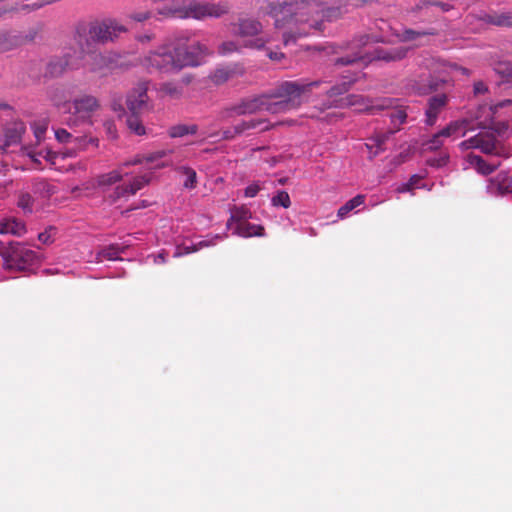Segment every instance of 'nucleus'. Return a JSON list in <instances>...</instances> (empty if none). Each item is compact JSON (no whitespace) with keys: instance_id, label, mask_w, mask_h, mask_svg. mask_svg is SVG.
Returning a JSON list of instances; mask_svg holds the SVG:
<instances>
[{"instance_id":"44","label":"nucleus","mask_w":512,"mask_h":512,"mask_svg":"<svg viewBox=\"0 0 512 512\" xmlns=\"http://www.w3.org/2000/svg\"><path fill=\"white\" fill-rule=\"evenodd\" d=\"M233 73H234V70L231 68H220L214 72V74L212 76V80L216 84H221V83H224L227 80H229L231 78V76L233 75Z\"/></svg>"},{"instance_id":"39","label":"nucleus","mask_w":512,"mask_h":512,"mask_svg":"<svg viewBox=\"0 0 512 512\" xmlns=\"http://www.w3.org/2000/svg\"><path fill=\"white\" fill-rule=\"evenodd\" d=\"M179 171L186 176V179L183 183L185 188H195L197 184V175L194 169L190 167H180Z\"/></svg>"},{"instance_id":"43","label":"nucleus","mask_w":512,"mask_h":512,"mask_svg":"<svg viewBox=\"0 0 512 512\" xmlns=\"http://www.w3.org/2000/svg\"><path fill=\"white\" fill-rule=\"evenodd\" d=\"M430 6H436L439 7L443 12L450 11L453 6L449 3L442 2V1H432V0H420V2L417 4V9H426Z\"/></svg>"},{"instance_id":"33","label":"nucleus","mask_w":512,"mask_h":512,"mask_svg":"<svg viewBox=\"0 0 512 512\" xmlns=\"http://www.w3.org/2000/svg\"><path fill=\"white\" fill-rule=\"evenodd\" d=\"M123 175L120 170H113L105 174H101L97 177V185L100 187L110 186L117 182H120Z\"/></svg>"},{"instance_id":"4","label":"nucleus","mask_w":512,"mask_h":512,"mask_svg":"<svg viewBox=\"0 0 512 512\" xmlns=\"http://www.w3.org/2000/svg\"><path fill=\"white\" fill-rule=\"evenodd\" d=\"M395 101L393 98H378L372 100L363 95L350 94L341 98L335 104L339 108L354 107L358 112H366L369 114H377L380 111L388 110L394 107Z\"/></svg>"},{"instance_id":"20","label":"nucleus","mask_w":512,"mask_h":512,"mask_svg":"<svg viewBox=\"0 0 512 512\" xmlns=\"http://www.w3.org/2000/svg\"><path fill=\"white\" fill-rule=\"evenodd\" d=\"M26 232L25 224L16 218H8L0 221V234H12L20 237Z\"/></svg>"},{"instance_id":"1","label":"nucleus","mask_w":512,"mask_h":512,"mask_svg":"<svg viewBox=\"0 0 512 512\" xmlns=\"http://www.w3.org/2000/svg\"><path fill=\"white\" fill-rule=\"evenodd\" d=\"M205 50L206 47L200 43L188 47L180 40L169 41L149 51L141 63L150 73L176 74L185 67L198 66L199 54L204 53Z\"/></svg>"},{"instance_id":"64","label":"nucleus","mask_w":512,"mask_h":512,"mask_svg":"<svg viewBox=\"0 0 512 512\" xmlns=\"http://www.w3.org/2000/svg\"><path fill=\"white\" fill-rule=\"evenodd\" d=\"M197 251H198V249L196 248L195 244H193L191 246H186L184 248V253L185 254H190V253H194V252H197Z\"/></svg>"},{"instance_id":"27","label":"nucleus","mask_w":512,"mask_h":512,"mask_svg":"<svg viewBox=\"0 0 512 512\" xmlns=\"http://www.w3.org/2000/svg\"><path fill=\"white\" fill-rule=\"evenodd\" d=\"M395 102L396 100L393 99ZM396 108L391 114V124L393 125V128L389 130V134H394L397 131L400 130V126L406 122L407 119V113L406 110L402 107H397L396 103L394 104V107Z\"/></svg>"},{"instance_id":"62","label":"nucleus","mask_w":512,"mask_h":512,"mask_svg":"<svg viewBox=\"0 0 512 512\" xmlns=\"http://www.w3.org/2000/svg\"><path fill=\"white\" fill-rule=\"evenodd\" d=\"M51 98H52V101L54 102V104L58 107L65 106L67 104L66 102H62V100L60 98H58L56 94L53 95Z\"/></svg>"},{"instance_id":"40","label":"nucleus","mask_w":512,"mask_h":512,"mask_svg":"<svg viewBox=\"0 0 512 512\" xmlns=\"http://www.w3.org/2000/svg\"><path fill=\"white\" fill-rule=\"evenodd\" d=\"M449 158V153L445 150H441L437 157L428 158L426 163L431 167L441 168L447 165Z\"/></svg>"},{"instance_id":"7","label":"nucleus","mask_w":512,"mask_h":512,"mask_svg":"<svg viewBox=\"0 0 512 512\" xmlns=\"http://www.w3.org/2000/svg\"><path fill=\"white\" fill-rule=\"evenodd\" d=\"M148 83L140 82L129 91L126 105L129 113L144 114L153 108L148 96Z\"/></svg>"},{"instance_id":"59","label":"nucleus","mask_w":512,"mask_h":512,"mask_svg":"<svg viewBox=\"0 0 512 512\" xmlns=\"http://www.w3.org/2000/svg\"><path fill=\"white\" fill-rule=\"evenodd\" d=\"M215 242L214 241H207V240H202L198 243H196V248L198 250L202 249V248H205V247H208V246H211V245H214Z\"/></svg>"},{"instance_id":"63","label":"nucleus","mask_w":512,"mask_h":512,"mask_svg":"<svg viewBox=\"0 0 512 512\" xmlns=\"http://www.w3.org/2000/svg\"><path fill=\"white\" fill-rule=\"evenodd\" d=\"M180 82H181L182 84H184V85H189V84L192 82V76H191V75H189V74L184 75V76L181 78Z\"/></svg>"},{"instance_id":"26","label":"nucleus","mask_w":512,"mask_h":512,"mask_svg":"<svg viewBox=\"0 0 512 512\" xmlns=\"http://www.w3.org/2000/svg\"><path fill=\"white\" fill-rule=\"evenodd\" d=\"M235 234L245 238L252 236H264L265 229L262 225L251 224L246 221L236 225Z\"/></svg>"},{"instance_id":"3","label":"nucleus","mask_w":512,"mask_h":512,"mask_svg":"<svg viewBox=\"0 0 512 512\" xmlns=\"http://www.w3.org/2000/svg\"><path fill=\"white\" fill-rule=\"evenodd\" d=\"M235 35L242 39L246 49L263 50L272 41V37L263 33V25L252 18H241L235 24Z\"/></svg>"},{"instance_id":"58","label":"nucleus","mask_w":512,"mask_h":512,"mask_svg":"<svg viewBox=\"0 0 512 512\" xmlns=\"http://www.w3.org/2000/svg\"><path fill=\"white\" fill-rule=\"evenodd\" d=\"M487 91V87L483 82H477L474 84V92L475 94H482Z\"/></svg>"},{"instance_id":"56","label":"nucleus","mask_w":512,"mask_h":512,"mask_svg":"<svg viewBox=\"0 0 512 512\" xmlns=\"http://www.w3.org/2000/svg\"><path fill=\"white\" fill-rule=\"evenodd\" d=\"M264 50H267V56L273 61H280L284 58V54L280 51H272L265 47Z\"/></svg>"},{"instance_id":"51","label":"nucleus","mask_w":512,"mask_h":512,"mask_svg":"<svg viewBox=\"0 0 512 512\" xmlns=\"http://www.w3.org/2000/svg\"><path fill=\"white\" fill-rule=\"evenodd\" d=\"M18 207L24 212H31V197L29 193L21 194L18 200Z\"/></svg>"},{"instance_id":"23","label":"nucleus","mask_w":512,"mask_h":512,"mask_svg":"<svg viewBox=\"0 0 512 512\" xmlns=\"http://www.w3.org/2000/svg\"><path fill=\"white\" fill-rule=\"evenodd\" d=\"M469 163L482 175H489L494 172L499 163H488L481 156L469 154L467 156Z\"/></svg>"},{"instance_id":"50","label":"nucleus","mask_w":512,"mask_h":512,"mask_svg":"<svg viewBox=\"0 0 512 512\" xmlns=\"http://www.w3.org/2000/svg\"><path fill=\"white\" fill-rule=\"evenodd\" d=\"M13 42L10 36L6 33L0 32V52L11 50Z\"/></svg>"},{"instance_id":"35","label":"nucleus","mask_w":512,"mask_h":512,"mask_svg":"<svg viewBox=\"0 0 512 512\" xmlns=\"http://www.w3.org/2000/svg\"><path fill=\"white\" fill-rule=\"evenodd\" d=\"M159 91L164 95L174 99L180 98L183 94L182 86L173 81H168L161 84Z\"/></svg>"},{"instance_id":"53","label":"nucleus","mask_w":512,"mask_h":512,"mask_svg":"<svg viewBox=\"0 0 512 512\" xmlns=\"http://www.w3.org/2000/svg\"><path fill=\"white\" fill-rule=\"evenodd\" d=\"M260 190H261L260 185L257 182H254L245 188L244 195H245V197L252 198V197H255Z\"/></svg>"},{"instance_id":"61","label":"nucleus","mask_w":512,"mask_h":512,"mask_svg":"<svg viewBox=\"0 0 512 512\" xmlns=\"http://www.w3.org/2000/svg\"><path fill=\"white\" fill-rule=\"evenodd\" d=\"M413 189V183H405L403 184L398 191L399 192H407Z\"/></svg>"},{"instance_id":"47","label":"nucleus","mask_w":512,"mask_h":512,"mask_svg":"<svg viewBox=\"0 0 512 512\" xmlns=\"http://www.w3.org/2000/svg\"><path fill=\"white\" fill-rule=\"evenodd\" d=\"M56 235V228L55 227H48L45 229L44 232H41L38 234V240L44 245H48L53 243Z\"/></svg>"},{"instance_id":"12","label":"nucleus","mask_w":512,"mask_h":512,"mask_svg":"<svg viewBox=\"0 0 512 512\" xmlns=\"http://www.w3.org/2000/svg\"><path fill=\"white\" fill-rule=\"evenodd\" d=\"M487 192L492 196H504L512 193V175L502 171L490 178Z\"/></svg>"},{"instance_id":"54","label":"nucleus","mask_w":512,"mask_h":512,"mask_svg":"<svg viewBox=\"0 0 512 512\" xmlns=\"http://www.w3.org/2000/svg\"><path fill=\"white\" fill-rule=\"evenodd\" d=\"M496 71L507 78H512V66L509 63H500Z\"/></svg>"},{"instance_id":"15","label":"nucleus","mask_w":512,"mask_h":512,"mask_svg":"<svg viewBox=\"0 0 512 512\" xmlns=\"http://www.w3.org/2000/svg\"><path fill=\"white\" fill-rule=\"evenodd\" d=\"M149 182L150 176H137L132 180L131 183L117 186L114 190L113 198L114 200H117L122 197L134 195L137 193V191L141 190Z\"/></svg>"},{"instance_id":"52","label":"nucleus","mask_w":512,"mask_h":512,"mask_svg":"<svg viewBox=\"0 0 512 512\" xmlns=\"http://www.w3.org/2000/svg\"><path fill=\"white\" fill-rule=\"evenodd\" d=\"M362 59V56L360 54H355L353 57L346 56V57H340L337 58L335 61L336 65H349L355 63L357 60Z\"/></svg>"},{"instance_id":"45","label":"nucleus","mask_w":512,"mask_h":512,"mask_svg":"<svg viewBox=\"0 0 512 512\" xmlns=\"http://www.w3.org/2000/svg\"><path fill=\"white\" fill-rule=\"evenodd\" d=\"M123 252L118 245H110L109 247L104 248L100 255L107 260H117L119 259V254Z\"/></svg>"},{"instance_id":"8","label":"nucleus","mask_w":512,"mask_h":512,"mask_svg":"<svg viewBox=\"0 0 512 512\" xmlns=\"http://www.w3.org/2000/svg\"><path fill=\"white\" fill-rule=\"evenodd\" d=\"M229 6L226 3L197 2L190 4L185 10V17L202 20L206 17L219 18L227 14Z\"/></svg>"},{"instance_id":"5","label":"nucleus","mask_w":512,"mask_h":512,"mask_svg":"<svg viewBox=\"0 0 512 512\" xmlns=\"http://www.w3.org/2000/svg\"><path fill=\"white\" fill-rule=\"evenodd\" d=\"M125 26L113 19L95 22L89 25V34L96 43H107L116 39L121 33L126 32Z\"/></svg>"},{"instance_id":"16","label":"nucleus","mask_w":512,"mask_h":512,"mask_svg":"<svg viewBox=\"0 0 512 512\" xmlns=\"http://www.w3.org/2000/svg\"><path fill=\"white\" fill-rule=\"evenodd\" d=\"M480 20L489 25L512 28V12L510 11L485 13L480 16Z\"/></svg>"},{"instance_id":"30","label":"nucleus","mask_w":512,"mask_h":512,"mask_svg":"<svg viewBox=\"0 0 512 512\" xmlns=\"http://www.w3.org/2000/svg\"><path fill=\"white\" fill-rule=\"evenodd\" d=\"M250 218H251V211L247 207H245V206L234 207L231 210V216H230L229 220L227 221V226H230L232 224V222H235L236 225L239 223H244V222L248 221V219H250Z\"/></svg>"},{"instance_id":"14","label":"nucleus","mask_w":512,"mask_h":512,"mask_svg":"<svg viewBox=\"0 0 512 512\" xmlns=\"http://www.w3.org/2000/svg\"><path fill=\"white\" fill-rule=\"evenodd\" d=\"M70 41L76 45L77 49H80L86 55L93 53V45L96 43L90 37L89 27L85 24H79L76 26L74 35Z\"/></svg>"},{"instance_id":"11","label":"nucleus","mask_w":512,"mask_h":512,"mask_svg":"<svg viewBox=\"0 0 512 512\" xmlns=\"http://www.w3.org/2000/svg\"><path fill=\"white\" fill-rule=\"evenodd\" d=\"M271 105L269 94H263L253 98L244 99L238 105H235L231 110L236 115L254 114L259 111H267L268 106Z\"/></svg>"},{"instance_id":"38","label":"nucleus","mask_w":512,"mask_h":512,"mask_svg":"<svg viewBox=\"0 0 512 512\" xmlns=\"http://www.w3.org/2000/svg\"><path fill=\"white\" fill-rule=\"evenodd\" d=\"M153 16H154V14L152 11L143 9V8L135 9V10L129 12L127 15V17L130 20H132L134 22H139V23L145 22V21L153 18Z\"/></svg>"},{"instance_id":"22","label":"nucleus","mask_w":512,"mask_h":512,"mask_svg":"<svg viewBox=\"0 0 512 512\" xmlns=\"http://www.w3.org/2000/svg\"><path fill=\"white\" fill-rule=\"evenodd\" d=\"M24 133V125L21 122H15L8 125L4 131V147H9L18 143Z\"/></svg>"},{"instance_id":"41","label":"nucleus","mask_w":512,"mask_h":512,"mask_svg":"<svg viewBox=\"0 0 512 512\" xmlns=\"http://www.w3.org/2000/svg\"><path fill=\"white\" fill-rule=\"evenodd\" d=\"M271 203L273 206H281L283 208H289L291 206V200L289 194L284 191H278L275 196L272 197Z\"/></svg>"},{"instance_id":"17","label":"nucleus","mask_w":512,"mask_h":512,"mask_svg":"<svg viewBox=\"0 0 512 512\" xmlns=\"http://www.w3.org/2000/svg\"><path fill=\"white\" fill-rule=\"evenodd\" d=\"M166 151H157L154 153L147 154L146 156L137 155L132 160L124 162L122 166H131L138 165L146 162L147 164H151L150 168L152 169H160L167 165L165 162H158V160L164 158L166 156Z\"/></svg>"},{"instance_id":"48","label":"nucleus","mask_w":512,"mask_h":512,"mask_svg":"<svg viewBox=\"0 0 512 512\" xmlns=\"http://www.w3.org/2000/svg\"><path fill=\"white\" fill-rule=\"evenodd\" d=\"M483 138L482 134L475 135L467 140H464L460 143V147L463 150H468L471 148H478L480 146L481 140Z\"/></svg>"},{"instance_id":"19","label":"nucleus","mask_w":512,"mask_h":512,"mask_svg":"<svg viewBox=\"0 0 512 512\" xmlns=\"http://www.w3.org/2000/svg\"><path fill=\"white\" fill-rule=\"evenodd\" d=\"M62 56L70 64V69L77 70L87 55L80 49H77L76 45L72 43V41H69L63 49Z\"/></svg>"},{"instance_id":"28","label":"nucleus","mask_w":512,"mask_h":512,"mask_svg":"<svg viewBox=\"0 0 512 512\" xmlns=\"http://www.w3.org/2000/svg\"><path fill=\"white\" fill-rule=\"evenodd\" d=\"M143 114L129 113L126 119L128 129L138 136L146 134V128L142 121Z\"/></svg>"},{"instance_id":"9","label":"nucleus","mask_w":512,"mask_h":512,"mask_svg":"<svg viewBox=\"0 0 512 512\" xmlns=\"http://www.w3.org/2000/svg\"><path fill=\"white\" fill-rule=\"evenodd\" d=\"M468 125L467 120H461V121H453L450 124H448L445 128L440 130L438 133L434 134L430 139L423 142L422 147L424 151H437L443 146V138H448L454 135H457V133L461 130L462 133L461 136L465 135V128Z\"/></svg>"},{"instance_id":"32","label":"nucleus","mask_w":512,"mask_h":512,"mask_svg":"<svg viewBox=\"0 0 512 512\" xmlns=\"http://www.w3.org/2000/svg\"><path fill=\"white\" fill-rule=\"evenodd\" d=\"M198 131V126L196 124H177L169 129V135L172 138L183 137L185 135H194Z\"/></svg>"},{"instance_id":"2","label":"nucleus","mask_w":512,"mask_h":512,"mask_svg":"<svg viewBox=\"0 0 512 512\" xmlns=\"http://www.w3.org/2000/svg\"><path fill=\"white\" fill-rule=\"evenodd\" d=\"M320 84V81L308 83L285 81L281 83L269 93L271 105L268 106V112L281 114L298 109L306 101L308 94Z\"/></svg>"},{"instance_id":"34","label":"nucleus","mask_w":512,"mask_h":512,"mask_svg":"<svg viewBox=\"0 0 512 512\" xmlns=\"http://www.w3.org/2000/svg\"><path fill=\"white\" fill-rule=\"evenodd\" d=\"M434 35H437V31L433 28H431L429 30H424V31L405 29V30H403L402 34L400 35V40L403 42H410V41L416 40L419 37L434 36Z\"/></svg>"},{"instance_id":"31","label":"nucleus","mask_w":512,"mask_h":512,"mask_svg":"<svg viewBox=\"0 0 512 512\" xmlns=\"http://www.w3.org/2000/svg\"><path fill=\"white\" fill-rule=\"evenodd\" d=\"M364 201H365L364 195H361V194L356 195L355 197H353L352 199L347 201L343 206H341L338 209L337 216L340 219L345 218L349 214V212H351L353 209L364 204Z\"/></svg>"},{"instance_id":"42","label":"nucleus","mask_w":512,"mask_h":512,"mask_svg":"<svg viewBox=\"0 0 512 512\" xmlns=\"http://www.w3.org/2000/svg\"><path fill=\"white\" fill-rule=\"evenodd\" d=\"M34 191L43 193L46 197L54 194L56 192V187L44 179H37L34 183Z\"/></svg>"},{"instance_id":"46","label":"nucleus","mask_w":512,"mask_h":512,"mask_svg":"<svg viewBox=\"0 0 512 512\" xmlns=\"http://www.w3.org/2000/svg\"><path fill=\"white\" fill-rule=\"evenodd\" d=\"M355 81V79H351L349 80L348 82H343L339 85H335L333 87H331L328 91H327V95L329 97H334V96H338V95H341V94H344L345 92H347L350 88V85Z\"/></svg>"},{"instance_id":"55","label":"nucleus","mask_w":512,"mask_h":512,"mask_svg":"<svg viewBox=\"0 0 512 512\" xmlns=\"http://www.w3.org/2000/svg\"><path fill=\"white\" fill-rule=\"evenodd\" d=\"M47 127H48V124L46 122H44L43 124H39L35 129H34V136L40 140L43 135L45 134L46 130H47Z\"/></svg>"},{"instance_id":"6","label":"nucleus","mask_w":512,"mask_h":512,"mask_svg":"<svg viewBox=\"0 0 512 512\" xmlns=\"http://www.w3.org/2000/svg\"><path fill=\"white\" fill-rule=\"evenodd\" d=\"M100 107L98 99L90 94H84L76 97L70 104L68 111L76 118L68 122L71 125H77L78 121H87L91 114Z\"/></svg>"},{"instance_id":"24","label":"nucleus","mask_w":512,"mask_h":512,"mask_svg":"<svg viewBox=\"0 0 512 512\" xmlns=\"http://www.w3.org/2000/svg\"><path fill=\"white\" fill-rule=\"evenodd\" d=\"M408 52V49L405 47H397L390 50L385 49H377L375 50V59L384 60L386 62L390 61H398L403 59Z\"/></svg>"},{"instance_id":"36","label":"nucleus","mask_w":512,"mask_h":512,"mask_svg":"<svg viewBox=\"0 0 512 512\" xmlns=\"http://www.w3.org/2000/svg\"><path fill=\"white\" fill-rule=\"evenodd\" d=\"M391 134H389V131L386 133H380L375 136L374 145L376 147V150H373V145L366 144V147L369 149L370 157L377 156L381 151H383V145L386 142V140L389 138Z\"/></svg>"},{"instance_id":"10","label":"nucleus","mask_w":512,"mask_h":512,"mask_svg":"<svg viewBox=\"0 0 512 512\" xmlns=\"http://www.w3.org/2000/svg\"><path fill=\"white\" fill-rule=\"evenodd\" d=\"M9 268L17 271H30L32 266V250L23 244H17L7 259Z\"/></svg>"},{"instance_id":"49","label":"nucleus","mask_w":512,"mask_h":512,"mask_svg":"<svg viewBox=\"0 0 512 512\" xmlns=\"http://www.w3.org/2000/svg\"><path fill=\"white\" fill-rule=\"evenodd\" d=\"M55 137L58 142L68 144L73 142L74 140H77V138H74L71 133H69L67 130L63 128H58L55 130Z\"/></svg>"},{"instance_id":"60","label":"nucleus","mask_w":512,"mask_h":512,"mask_svg":"<svg viewBox=\"0 0 512 512\" xmlns=\"http://www.w3.org/2000/svg\"><path fill=\"white\" fill-rule=\"evenodd\" d=\"M237 134H234V128L223 131L222 138L225 140L233 139Z\"/></svg>"},{"instance_id":"21","label":"nucleus","mask_w":512,"mask_h":512,"mask_svg":"<svg viewBox=\"0 0 512 512\" xmlns=\"http://www.w3.org/2000/svg\"><path fill=\"white\" fill-rule=\"evenodd\" d=\"M273 125H269L266 119H251L242 121L241 123L234 126V134H243L249 130L259 129V131H267Z\"/></svg>"},{"instance_id":"29","label":"nucleus","mask_w":512,"mask_h":512,"mask_svg":"<svg viewBox=\"0 0 512 512\" xmlns=\"http://www.w3.org/2000/svg\"><path fill=\"white\" fill-rule=\"evenodd\" d=\"M244 48L243 41L240 43L235 40H226L218 46L217 51L221 56H229L234 53H241Z\"/></svg>"},{"instance_id":"18","label":"nucleus","mask_w":512,"mask_h":512,"mask_svg":"<svg viewBox=\"0 0 512 512\" xmlns=\"http://www.w3.org/2000/svg\"><path fill=\"white\" fill-rule=\"evenodd\" d=\"M68 70L71 69L70 64L66 59L62 55L55 56L47 63L44 76L48 78H57L62 76Z\"/></svg>"},{"instance_id":"25","label":"nucleus","mask_w":512,"mask_h":512,"mask_svg":"<svg viewBox=\"0 0 512 512\" xmlns=\"http://www.w3.org/2000/svg\"><path fill=\"white\" fill-rule=\"evenodd\" d=\"M444 82L445 81L443 79H438L429 76L426 80L415 82L414 89L418 94L425 95L438 90L440 86L444 84Z\"/></svg>"},{"instance_id":"37","label":"nucleus","mask_w":512,"mask_h":512,"mask_svg":"<svg viewBox=\"0 0 512 512\" xmlns=\"http://www.w3.org/2000/svg\"><path fill=\"white\" fill-rule=\"evenodd\" d=\"M479 149L485 154L499 155L496 140L492 136H483Z\"/></svg>"},{"instance_id":"57","label":"nucleus","mask_w":512,"mask_h":512,"mask_svg":"<svg viewBox=\"0 0 512 512\" xmlns=\"http://www.w3.org/2000/svg\"><path fill=\"white\" fill-rule=\"evenodd\" d=\"M155 38L153 33L140 34L136 36V40L140 43H149Z\"/></svg>"},{"instance_id":"13","label":"nucleus","mask_w":512,"mask_h":512,"mask_svg":"<svg viewBox=\"0 0 512 512\" xmlns=\"http://www.w3.org/2000/svg\"><path fill=\"white\" fill-rule=\"evenodd\" d=\"M447 104L448 97L446 94H438L430 97L428 99L427 108L425 111L426 124L433 126L436 123L439 114L444 110Z\"/></svg>"}]
</instances>
